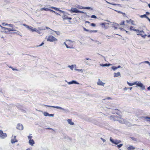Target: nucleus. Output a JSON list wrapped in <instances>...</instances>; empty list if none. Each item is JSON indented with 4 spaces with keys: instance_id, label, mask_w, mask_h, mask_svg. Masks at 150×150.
<instances>
[{
    "instance_id": "obj_48",
    "label": "nucleus",
    "mask_w": 150,
    "mask_h": 150,
    "mask_svg": "<svg viewBox=\"0 0 150 150\" xmlns=\"http://www.w3.org/2000/svg\"><path fill=\"white\" fill-rule=\"evenodd\" d=\"M54 116V114H49L48 115V116L49 117H53Z\"/></svg>"
},
{
    "instance_id": "obj_40",
    "label": "nucleus",
    "mask_w": 150,
    "mask_h": 150,
    "mask_svg": "<svg viewBox=\"0 0 150 150\" xmlns=\"http://www.w3.org/2000/svg\"><path fill=\"white\" fill-rule=\"evenodd\" d=\"M91 18H92L96 19L97 18V17L96 15H92L91 16Z\"/></svg>"
},
{
    "instance_id": "obj_59",
    "label": "nucleus",
    "mask_w": 150,
    "mask_h": 150,
    "mask_svg": "<svg viewBox=\"0 0 150 150\" xmlns=\"http://www.w3.org/2000/svg\"><path fill=\"white\" fill-rule=\"evenodd\" d=\"M2 25L3 26H6V25H8V24H7V23H2Z\"/></svg>"
},
{
    "instance_id": "obj_33",
    "label": "nucleus",
    "mask_w": 150,
    "mask_h": 150,
    "mask_svg": "<svg viewBox=\"0 0 150 150\" xmlns=\"http://www.w3.org/2000/svg\"><path fill=\"white\" fill-rule=\"evenodd\" d=\"M51 30L53 31L52 29H51ZM53 31L55 32L57 35H59L60 34V32L59 31H55L54 30H53Z\"/></svg>"
},
{
    "instance_id": "obj_17",
    "label": "nucleus",
    "mask_w": 150,
    "mask_h": 150,
    "mask_svg": "<svg viewBox=\"0 0 150 150\" xmlns=\"http://www.w3.org/2000/svg\"><path fill=\"white\" fill-rule=\"evenodd\" d=\"M120 76V73L119 72H118L117 73H114V77H117Z\"/></svg>"
},
{
    "instance_id": "obj_26",
    "label": "nucleus",
    "mask_w": 150,
    "mask_h": 150,
    "mask_svg": "<svg viewBox=\"0 0 150 150\" xmlns=\"http://www.w3.org/2000/svg\"><path fill=\"white\" fill-rule=\"evenodd\" d=\"M64 44L65 45L66 47L67 48H70V49H72V48H74V47H70V46H69L67 45V44L65 42H64Z\"/></svg>"
},
{
    "instance_id": "obj_18",
    "label": "nucleus",
    "mask_w": 150,
    "mask_h": 150,
    "mask_svg": "<svg viewBox=\"0 0 150 150\" xmlns=\"http://www.w3.org/2000/svg\"><path fill=\"white\" fill-rule=\"evenodd\" d=\"M142 118H144L145 119H146V121L147 122H150V117L148 116H143L142 117Z\"/></svg>"
},
{
    "instance_id": "obj_22",
    "label": "nucleus",
    "mask_w": 150,
    "mask_h": 150,
    "mask_svg": "<svg viewBox=\"0 0 150 150\" xmlns=\"http://www.w3.org/2000/svg\"><path fill=\"white\" fill-rule=\"evenodd\" d=\"M118 121L119 122L121 123L122 124L126 123L124 119H121L120 120H118Z\"/></svg>"
},
{
    "instance_id": "obj_1",
    "label": "nucleus",
    "mask_w": 150,
    "mask_h": 150,
    "mask_svg": "<svg viewBox=\"0 0 150 150\" xmlns=\"http://www.w3.org/2000/svg\"><path fill=\"white\" fill-rule=\"evenodd\" d=\"M44 105V106H47L48 107H52V108H56L57 109H59L60 110H63L64 111V112H65L66 113L69 112V110L68 109L63 108L61 107L57 106H50V105Z\"/></svg>"
},
{
    "instance_id": "obj_15",
    "label": "nucleus",
    "mask_w": 150,
    "mask_h": 150,
    "mask_svg": "<svg viewBox=\"0 0 150 150\" xmlns=\"http://www.w3.org/2000/svg\"><path fill=\"white\" fill-rule=\"evenodd\" d=\"M112 25L113 27L115 29H116L117 28V27L119 26V25L116 23H113Z\"/></svg>"
},
{
    "instance_id": "obj_23",
    "label": "nucleus",
    "mask_w": 150,
    "mask_h": 150,
    "mask_svg": "<svg viewBox=\"0 0 150 150\" xmlns=\"http://www.w3.org/2000/svg\"><path fill=\"white\" fill-rule=\"evenodd\" d=\"M137 35H140V36H141L142 37H143L144 38H145V37L147 36V35L146 34H145L144 35H143L142 34L138 33V34H137Z\"/></svg>"
},
{
    "instance_id": "obj_9",
    "label": "nucleus",
    "mask_w": 150,
    "mask_h": 150,
    "mask_svg": "<svg viewBox=\"0 0 150 150\" xmlns=\"http://www.w3.org/2000/svg\"><path fill=\"white\" fill-rule=\"evenodd\" d=\"M67 83L69 85H71L72 84H79V83L77 82L75 80H72L71 81L67 82Z\"/></svg>"
},
{
    "instance_id": "obj_7",
    "label": "nucleus",
    "mask_w": 150,
    "mask_h": 150,
    "mask_svg": "<svg viewBox=\"0 0 150 150\" xmlns=\"http://www.w3.org/2000/svg\"><path fill=\"white\" fill-rule=\"evenodd\" d=\"M69 11L71 13H79V10L76 8H71V9L69 10Z\"/></svg>"
},
{
    "instance_id": "obj_32",
    "label": "nucleus",
    "mask_w": 150,
    "mask_h": 150,
    "mask_svg": "<svg viewBox=\"0 0 150 150\" xmlns=\"http://www.w3.org/2000/svg\"><path fill=\"white\" fill-rule=\"evenodd\" d=\"M43 115L47 117L48 116L49 113L47 112H45L43 113Z\"/></svg>"
},
{
    "instance_id": "obj_43",
    "label": "nucleus",
    "mask_w": 150,
    "mask_h": 150,
    "mask_svg": "<svg viewBox=\"0 0 150 150\" xmlns=\"http://www.w3.org/2000/svg\"><path fill=\"white\" fill-rule=\"evenodd\" d=\"M44 44V43L43 42H42L40 45H37L36 46V47H40V46H42Z\"/></svg>"
},
{
    "instance_id": "obj_55",
    "label": "nucleus",
    "mask_w": 150,
    "mask_h": 150,
    "mask_svg": "<svg viewBox=\"0 0 150 150\" xmlns=\"http://www.w3.org/2000/svg\"><path fill=\"white\" fill-rule=\"evenodd\" d=\"M134 21H132V20L131 21V23L132 24V25H135L134 24Z\"/></svg>"
},
{
    "instance_id": "obj_52",
    "label": "nucleus",
    "mask_w": 150,
    "mask_h": 150,
    "mask_svg": "<svg viewBox=\"0 0 150 150\" xmlns=\"http://www.w3.org/2000/svg\"><path fill=\"white\" fill-rule=\"evenodd\" d=\"M9 68H11L13 70V71H14V70H17L16 69H15L13 67H9Z\"/></svg>"
},
{
    "instance_id": "obj_2",
    "label": "nucleus",
    "mask_w": 150,
    "mask_h": 150,
    "mask_svg": "<svg viewBox=\"0 0 150 150\" xmlns=\"http://www.w3.org/2000/svg\"><path fill=\"white\" fill-rule=\"evenodd\" d=\"M0 27L1 28L2 31L5 33H9L10 31H13L15 30L11 28H6L3 27L1 26Z\"/></svg>"
},
{
    "instance_id": "obj_16",
    "label": "nucleus",
    "mask_w": 150,
    "mask_h": 150,
    "mask_svg": "<svg viewBox=\"0 0 150 150\" xmlns=\"http://www.w3.org/2000/svg\"><path fill=\"white\" fill-rule=\"evenodd\" d=\"M17 108L19 110H21L22 112H25V110H24L23 109L22 106L19 105H17Z\"/></svg>"
},
{
    "instance_id": "obj_30",
    "label": "nucleus",
    "mask_w": 150,
    "mask_h": 150,
    "mask_svg": "<svg viewBox=\"0 0 150 150\" xmlns=\"http://www.w3.org/2000/svg\"><path fill=\"white\" fill-rule=\"evenodd\" d=\"M79 13H84V14H85V15H86V16L87 17H89V16L87 15V13L86 12H83V11H79Z\"/></svg>"
},
{
    "instance_id": "obj_53",
    "label": "nucleus",
    "mask_w": 150,
    "mask_h": 150,
    "mask_svg": "<svg viewBox=\"0 0 150 150\" xmlns=\"http://www.w3.org/2000/svg\"><path fill=\"white\" fill-rule=\"evenodd\" d=\"M75 70L76 71H82V69H75Z\"/></svg>"
},
{
    "instance_id": "obj_27",
    "label": "nucleus",
    "mask_w": 150,
    "mask_h": 150,
    "mask_svg": "<svg viewBox=\"0 0 150 150\" xmlns=\"http://www.w3.org/2000/svg\"><path fill=\"white\" fill-rule=\"evenodd\" d=\"M140 17L141 18H147V19L149 18L146 15V14H144V15H141L140 16Z\"/></svg>"
},
{
    "instance_id": "obj_19",
    "label": "nucleus",
    "mask_w": 150,
    "mask_h": 150,
    "mask_svg": "<svg viewBox=\"0 0 150 150\" xmlns=\"http://www.w3.org/2000/svg\"><path fill=\"white\" fill-rule=\"evenodd\" d=\"M135 148L132 146L130 145L127 148L128 150H133Z\"/></svg>"
},
{
    "instance_id": "obj_20",
    "label": "nucleus",
    "mask_w": 150,
    "mask_h": 150,
    "mask_svg": "<svg viewBox=\"0 0 150 150\" xmlns=\"http://www.w3.org/2000/svg\"><path fill=\"white\" fill-rule=\"evenodd\" d=\"M18 141V140L16 139H11V142L12 144H13L15 142H17Z\"/></svg>"
},
{
    "instance_id": "obj_37",
    "label": "nucleus",
    "mask_w": 150,
    "mask_h": 150,
    "mask_svg": "<svg viewBox=\"0 0 150 150\" xmlns=\"http://www.w3.org/2000/svg\"><path fill=\"white\" fill-rule=\"evenodd\" d=\"M83 28V30L84 31H87V32H90V31L91 30H88L87 29H86V28H84V27H83V26H82Z\"/></svg>"
},
{
    "instance_id": "obj_56",
    "label": "nucleus",
    "mask_w": 150,
    "mask_h": 150,
    "mask_svg": "<svg viewBox=\"0 0 150 150\" xmlns=\"http://www.w3.org/2000/svg\"><path fill=\"white\" fill-rule=\"evenodd\" d=\"M59 11L60 12L63 13H65V12L64 11H62L61 10L59 9Z\"/></svg>"
},
{
    "instance_id": "obj_3",
    "label": "nucleus",
    "mask_w": 150,
    "mask_h": 150,
    "mask_svg": "<svg viewBox=\"0 0 150 150\" xmlns=\"http://www.w3.org/2000/svg\"><path fill=\"white\" fill-rule=\"evenodd\" d=\"M110 141L112 144L115 145H117L121 142V141L120 140L117 139L114 140L111 137L110 138Z\"/></svg>"
},
{
    "instance_id": "obj_12",
    "label": "nucleus",
    "mask_w": 150,
    "mask_h": 150,
    "mask_svg": "<svg viewBox=\"0 0 150 150\" xmlns=\"http://www.w3.org/2000/svg\"><path fill=\"white\" fill-rule=\"evenodd\" d=\"M112 113L114 114L119 115V110L117 109H115L113 111Z\"/></svg>"
},
{
    "instance_id": "obj_38",
    "label": "nucleus",
    "mask_w": 150,
    "mask_h": 150,
    "mask_svg": "<svg viewBox=\"0 0 150 150\" xmlns=\"http://www.w3.org/2000/svg\"><path fill=\"white\" fill-rule=\"evenodd\" d=\"M122 146V144H120L117 145V147L118 148V149H119V148L121 147Z\"/></svg>"
},
{
    "instance_id": "obj_35",
    "label": "nucleus",
    "mask_w": 150,
    "mask_h": 150,
    "mask_svg": "<svg viewBox=\"0 0 150 150\" xmlns=\"http://www.w3.org/2000/svg\"><path fill=\"white\" fill-rule=\"evenodd\" d=\"M68 67H69L70 68V69L72 70H73L74 68V66L73 65H72L71 66L69 65L68 66Z\"/></svg>"
},
{
    "instance_id": "obj_62",
    "label": "nucleus",
    "mask_w": 150,
    "mask_h": 150,
    "mask_svg": "<svg viewBox=\"0 0 150 150\" xmlns=\"http://www.w3.org/2000/svg\"><path fill=\"white\" fill-rule=\"evenodd\" d=\"M106 108H107L109 109H112V107H109L108 106V107H107Z\"/></svg>"
},
{
    "instance_id": "obj_58",
    "label": "nucleus",
    "mask_w": 150,
    "mask_h": 150,
    "mask_svg": "<svg viewBox=\"0 0 150 150\" xmlns=\"http://www.w3.org/2000/svg\"><path fill=\"white\" fill-rule=\"evenodd\" d=\"M49 11H50L51 12H53V13H56V12L55 11H54L52 10V9H50V10Z\"/></svg>"
},
{
    "instance_id": "obj_57",
    "label": "nucleus",
    "mask_w": 150,
    "mask_h": 150,
    "mask_svg": "<svg viewBox=\"0 0 150 150\" xmlns=\"http://www.w3.org/2000/svg\"><path fill=\"white\" fill-rule=\"evenodd\" d=\"M100 139H101V140H102L103 141V142H105V141H106L105 139H104L103 138H101Z\"/></svg>"
},
{
    "instance_id": "obj_51",
    "label": "nucleus",
    "mask_w": 150,
    "mask_h": 150,
    "mask_svg": "<svg viewBox=\"0 0 150 150\" xmlns=\"http://www.w3.org/2000/svg\"><path fill=\"white\" fill-rule=\"evenodd\" d=\"M115 10V11L117 12L118 13H121V14H122V12L120 11H117V10Z\"/></svg>"
},
{
    "instance_id": "obj_13",
    "label": "nucleus",
    "mask_w": 150,
    "mask_h": 150,
    "mask_svg": "<svg viewBox=\"0 0 150 150\" xmlns=\"http://www.w3.org/2000/svg\"><path fill=\"white\" fill-rule=\"evenodd\" d=\"M28 143L29 144L32 146H33V144L35 143V142L33 139L29 140Z\"/></svg>"
},
{
    "instance_id": "obj_28",
    "label": "nucleus",
    "mask_w": 150,
    "mask_h": 150,
    "mask_svg": "<svg viewBox=\"0 0 150 150\" xmlns=\"http://www.w3.org/2000/svg\"><path fill=\"white\" fill-rule=\"evenodd\" d=\"M35 31L36 32L38 33L39 34H42V35L43 33L41 32L40 30H38L37 29H35Z\"/></svg>"
},
{
    "instance_id": "obj_25",
    "label": "nucleus",
    "mask_w": 150,
    "mask_h": 150,
    "mask_svg": "<svg viewBox=\"0 0 150 150\" xmlns=\"http://www.w3.org/2000/svg\"><path fill=\"white\" fill-rule=\"evenodd\" d=\"M62 18H63V20H64L67 19L68 17L65 15H64L62 16Z\"/></svg>"
},
{
    "instance_id": "obj_45",
    "label": "nucleus",
    "mask_w": 150,
    "mask_h": 150,
    "mask_svg": "<svg viewBox=\"0 0 150 150\" xmlns=\"http://www.w3.org/2000/svg\"><path fill=\"white\" fill-rule=\"evenodd\" d=\"M23 25L25 27H26V28H29V26H29L28 25H26V24H23Z\"/></svg>"
},
{
    "instance_id": "obj_31",
    "label": "nucleus",
    "mask_w": 150,
    "mask_h": 150,
    "mask_svg": "<svg viewBox=\"0 0 150 150\" xmlns=\"http://www.w3.org/2000/svg\"><path fill=\"white\" fill-rule=\"evenodd\" d=\"M40 10L43 11L45 10V11H49L50 10V9L47 8H42L40 9Z\"/></svg>"
},
{
    "instance_id": "obj_61",
    "label": "nucleus",
    "mask_w": 150,
    "mask_h": 150,
    "mask_svg": "<svg viewBox=\"0 0 150 150\" xmlns=\"http://www.w3.org/2000/svg\"><path fill=\"white\" fill-rule=\"evenodd\" d=\"M128 88L127 87H125L124 88H123V90L125 91H127V89H128Z\"/></svg>"
},
{
    "instance_id": "obj_44",
    "label": "nucleus",
    "mask_w": 150,
    "mask_h": 150,
    "mask_svg": "<svg viewBox=\"0 0 150 150\" xmlns=\"http://www.w3.org/2000/svg\"><path fill=\"white\" fill-rule=\"evenodd\" d=\"M28 138L29 140H31L32 139H31L33 138V137L32 136L29 135L28 136Z\"/></svg>"
},
{
    "instance_id": "obj_50",
    "label": "nucleus",
    "mask_w": 150,
    "mask_h": 150,
    "mask_svg": "<svg viewBox=\"0 0 150 150\" xmlns=\"http://www.w3.org/2000/svg\"><path fill=\"white\" fill-rule=\"evenodd\" d=\"M91 26L93 27H95L96 26V25L95 23H92L91 24Z\"/></svg>"
},
{
    "instance_id": "obj_64",
    "label": "nucleus",
    "mask_w": 150,
    "mask_h": 150,
    "mask_svg": "<svg viewBox=\"0 0 150 150\" xmlns=\"http://www.w3.org/2000/svg\"><path fill=\"white\" fill-rule=\"evenodd\" d=\"M54 9L57 11H59V8H56V7H55Z\"/></svg>"
},
{
    "instance_id": "obj_29",
    "label": "nucleus",
    "mask_w": 150,
    "mask_h": 150,
    "mask_svg": "<svg viewBox=\"0 0 150 150\" xmlns=\"http://www.w3.org/2000/svg\"><path fill=\"white\" fill-rule=\"evenodd\" d=\"M82 8V9L93 10V8L90 7H83Z\"/></svg>"
},
{
    "instance_id": "obj_34",
    "label": "nucleus",
    "mask_w": 150,
    "mask_h": 150,
    "mask_svg": "<svg viewBox=\"0 0 150 150\" xmlns=\"http://www.w3.org/2000/svg\"><path fill=\"white\" fill-rule=\"evenodd\" d=\"M111 68L113 71H115L116 69H117V67L114 66L112 67Z\"/></svg>"
},
{
    "instance_id": "obj_60",
    "label": "nucleus",
    "mask_w": 150,
    "mask_h": 150,
    "mask_svg": "<svg viewBox=\"0 0 150 150\" xmlns=\"http://www.w3.org/2000/svg\"><path fill=\"white\" fill-rule=\"evenodd\" d=\"M8 25L10 27H12L13 26V25L11 24H8Z\"/></svg>"
},
{
    "instance_id": "obj_5",
    "label": "nucleus",
    "mask_w": 150,
    "mask_h": 150,
    "mask_svg": "<svg viewBox=\"0 0 150 150\" xmlns=\"http://www.w3.org/2000/svg\"><path fill=\"white\" fill-rule=\"evenodd\" d=\"M7 137V135L6 133H4L2 130H0V138L4 139Z\"/></svg>"
},
{
    "instance_id": "obj_47",
    "label": "nucleus",
    "mask_w": 150,
    "mask_h": 150,
    "mask_svg": "<svg viewBox=\"0 0 150 150\" xmlns=\"http://www.w3.org/2000/svg\"><path fill=\"white\" fill-rule=\"evenodd\" d=\"M97 31H98L96 30H91L90 31V33H92V32L96 33V32H97Z\"/></svg>"
},
{
    "instance_id": "obj_41",
    "label": "nucleus",
    "mask_w": 150,
    "mask_h": 150,
    "mask_svg": "<svg viewBox=\"0 0 150 150\" xmlns=\"http://www.w3.org/2000/svg\"><path fill=\"white\" fill-rule=\"evenodd\" d=\"M37 29L41 31V30H45V29H44L43 28H42V27H38V28Z\"/></svg>"
},
{
    "instance_id": "obj_49",
    "label": "nucleus",
    "mask_w": 150,
    "mask_h": 150,
    "mask_svg": "<svg viewBox=\"0 0 150 150\" xmlns=\"http://www.w3.org/2000/svg\"><path fill=\"white\" fill-rule=\"evenodd\" d=\"M108 3L109 4H110L112 5H114V6H116V5H117V4H115L114 3H108Z\"/></svg>"
},
{
    "instance_id": "obj_10",
    "label": "nucleus",
    "mask_w": 150,
    "mask_h": 150,
    "mask_svg": "<svg viewBox=\"0 0 150 150\" xmlns=\"http://www.w3.org/2000/svg\"><path fill=\"white\" fill-rule=\"evenodd\" d=\"M109 23H101L100 25H102L103 28H107V27L109 25Z\"/></svg>"
},
{
    "instance_id": "obj_36",
    "label": "nucleus",
    "mask_w": 150,
    "mask_h": 150,
    "mask_svg": "<svg viewBox=\"0 0 150 150\" xmlns=\"http://www.w3.org/2000/svg\"><path fill=\"white\" fill-rule=\"evenodd\" d=\"M127 83L129 86H132L133 85V83H130L128 81L127 82Z\"/></svg>"
},
{
    "instance_id": "obj_6",
    "label": "nucleus",
    "mask_w": 150,
    "mask_h": 150,
    "mask_svg": "<svg viewBox=\"0 0 150 150\" xmlns=\"http://www.w3.org/2000/svg\"><path fill=\"white\" fill-rule=\"evenodd\" d=\"M137 86L140 87L142 90H144L145 89V86L140 81L138 82L137 86H136V87H137Z\"/></svg>"
},
{
    "instance_id": "obj_24",
    "label": "nucleus",
    "mask_w": 150,
    "mask_h": 150,
    "mask_svg": "<svg viewBox=\"0 0 150 150\" xmlns=\"http://www.w3.org/2000/svg\"><path fill=\"white\" fill-rule=\"evenodd\" d=\"M28 29L34 32L35 31V29H36V28H35L34 29H33V27L31 26H29V27Z\"/></svg>"
},
{
    "instance_id": "obj_14",
    "label": "nucleus",
    "mask_w": 150,
    "mask_h": 150,
    "mask_svg": "<svg viewBox=\"0 0 150 150\" xmlns=\"http://www.w3.org/2000/svg\"><path fill=\"white\" fill-rule=\"evenodd\" d=\"M112 65L111 64H107L106 63L105 64H100V65L101 67H109V66Z\"/></svg>"
},
{
    "instance_id": "obj_39",
    "label": "nucleus",
    "mask_w": 150,
    "mask_h": 150,
    "mask_svg": "<svg viewBox=\"0 0 150 150\" xmlns=\"http://www.w3.org/2000/svg\"><path fill=\"white\" fill-rule=\"evenodd\" d=\"M130 138L132 139V140L136 141H137V139L136 138L133 137H130Z\"/></svg>"
},
{
    "instance_id": "obj_46",
    "label": "nucleus",
    "mask_w": 150,
    "mask_h": 150,
    "mask_svg": "<svg viewBox=\"0 0 150 150\" xmlns=\"http://www.w3.org/2000/svg\"><path fill=\"white\" fill-rule=\"evenodd\" d=\"M124 23H125V21H122V22H121L120 23V25H124Z\"/></svg>"
},
{
    "instance_id": "obj_11",
    "label": "nucleus",
    "mask_w": 150,
    "mask_h": 150,
    "mask_svg": "<svg viewBox=\"0 0 150 150\" xmlns=\"http://www.w3.org/2000/svg\"><path fill=\"white\" fill-rule=\"evenodd\" d=\"M97 84L98 85L102 86H104V85L105 84V83H103L99 79H98V81L97 83Z\"/></svg>"
},
{
    "instance_id": "obj_8",
    "label": "nucleus",
    "mask_w": 150,
    "mask_h": 150,
    "mask_svg": "<svg viewBox=\"0 0 150 150\" xmlns=\"http://www.w3.org/2000/svg\"><path fill=\"white\" fill-rule=\"evenodd\" d=\"M16 128L19 130H22L23 129V125L20 123H18L17 126Z\"/></svg>"
},
{
    "instance_id": "obj_63",
    "label": "nucleus",
    "mask_w": 150,
    "mask_h": 150,
    "mask_svg": "<svg viewBox=\"0 0 150 150\" xmlns=\"http://www.w3.org/2000/svg\"><path fill=\"white\" fill-rule=\"evenodd\" d=\"M119 28L121 30H124V31L125 30V29L123 28Z\"/></svg>"
},
{
    "instance_id": "obj_42",
    "label": "nucleus",
    "mask_w": 150,
    "mask_h": 150,
    "mask_svg": "<svg viewBox=\"0 0 150 150\" xmlns=\"http://www.w3.org/2000/svg\"><path fill=\"white\" fill-rule=\"evenodd\" d=\"M110 117H112L113 119H115L118 117L117 116H111Z\"/></svg>"
},
{
    "instance_id": "obj_21",
    "label": "nucleus",
    "mask_w": 150,
    "mask_h": 150,
    "mask_svg": "<svg viewBox=\"0 0 150 150\" xmlns=\"http://www.w3.org/2000/svg\"><path fill=\"white\" fill-rule=\"evenodd\" d=\"M67 121L68 123L71 125H74V123L71 121V119H68L67 120Z\"/></svg>"
},
{
    "instance_id": "obj_54",
    "label": "nucleus",
    "mask_w": 150,
    "mask_h": 150,
    "mask_svg": "<svg viewBox=\"0 0 150 150\" xmlns=\"http://www.w3.org/2000/svg\"><path fill=\"white\" fill-rule=\"evenodd\" d=\"M138 82L137 81H135V82H134L133 83V85H137L136 86H137V85Z\"/></svg>"
},
{
    "instance_id": "obj_4",
    "label": "nucleus",
    "mask_w": 150,
    "mask_h": 150,
    "mask_svg": "<svg viewBox=\"0 0 150 150\" xmlns=\"http://www.w3.org/2000/svg\"><path fill=\"white\" fill-rule=\"evenodd\" d=\"M57 38H54V36L52 35H50L48 37L47 39V41L50 42H53L55 41H57Z\"/></svg>"
}]
</instances>
